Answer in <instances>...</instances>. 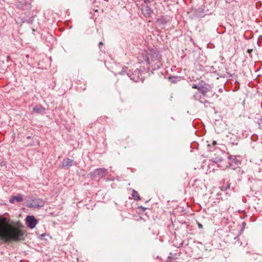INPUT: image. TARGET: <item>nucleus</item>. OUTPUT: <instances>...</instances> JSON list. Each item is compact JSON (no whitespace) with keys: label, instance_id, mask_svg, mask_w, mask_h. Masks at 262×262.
Instances as JSON below:
<instances>
[{"label":"nucleus","instance_id":"nucleus-1","mask_svg":"<svg viewBox=\"0 0 262 262\" xmlns=\"http://www.w3.org/2000/svg\"><path fill=\"white\" fill-rule=\"evenodd\" d=\"M17 223L13 225L9 219L0 216V242L6 243L10 242H18L24 239L25 231Z\"/></svg>","mask_w":262,"mask_h":262},{"label":"nucleus","instance_id":"nucleus-2","mask_svg":"<svg viewBox=\"0 0 262 262\" xmlns=\"http://www.w3.org/2000/svg\"><path fill=\"white\" fill-rule=\"evenodd\" d=\"M143 69L146 71H155L160 68L162 66L159 53L154 49L142 53Z\"/></svg>","mask_w":262,"mask_h":262},{"label":"nucleus","instance_id":"nucleus-3","mask_svg":"<svg viewBox=\"0 0 262 262\" xmlns=\"http://www.w3.org/2000/svg\"><path fill=\"white\" fill-rule=\"evenodd\" d=\"M127 68L125 67V68H123V70L120 73L122 75L126 73L130 79L134 81H139L140 80L142 79L143 71L141 69H137L134 72H131L130 71L127 72Z\"/></svg>","mask_w":262,"mask_h":262},{"label":"nucleus","instance_id":"nucleus-4","mask_svg":"<svg viewBox=\"0 0 262 262\" xmlns=\"http://www.w3.org/2000/svg\"><path fill=\"white\" fill-rule=\"evenodd\" d=\"M108 173L107 169L104 168H97L90 173L92 177L102 179L104 178Z\"/></svg>","mask_w":262,"mask_h":262},{"label":"nucleus","instance_id":"nucleus-5","mask_svg":"<svg viewBox=\"0 0 262 262\" xmlns=\"http://www.w3.org/2000/svg\"><path fill=\"white\" fill-rule=\"evenodd\" d=\"M26 222L27 226L30 229L35 228L38 223L37 220L32 215L27 216L26 219Z\"/></svg>","mask_w":262,"mask_h":262},{"label":"nucleus","instance_id":"nucleus-6","mask_svg":"<svg viewBox=\"0 0 262 262\" xmlns=\"http://www.w3.org/2000/svg\"><path fill=\"white\" fill-rule=\"evenodd\" d=\"M30 4L25 1H17L15 3V6L16 8L22 10L27 9L30 7Z\"/></svg>","mask_w":262,"mask_h":262},{"label":"nucleus","instance_id":"nucleus-7","mask_svg":"<svg viewBox=\"0 0 262 262\" xmlns=\"http://www.w3.org/2000/svg\"><path fill=\"white\" fill-rule=\"evenodd\" d=\"M74 164V162L73 160L69 158L64 159L62 163L60 168H69Z\"/></svg>","mask_w":262,"mask_h":262},{"label":"nucleus","instance_id":"nucleus-8","mask_svg":"<svg viewBox=\"0 0 262 262\" xmlns=\"http://www.w3.org/2000/svg\"><path fill=\"white\" fill-rule=\"evenodd\" d=\"M44 205V202L41 199H36L32 200L30 203V207L38 208Z\"/></svg>","mask_w":262,"mask_h":262},{"label":"nucleus","instance_id":"nucleus-9","mask_svg":"<svg viewBox=\"0 0 262 262\" xmlns=\"http://www.w3.org/2000/svg\"><path fill=\"white\" fill-rule=\"evenodd\" d=\"M142 12L145 17H150L152 13V10L148 6L146 5L142 7Z\"/></svg>","mask_w":262,"mask_h":262},{"label":"nucleus","instance_id":"nucleus-10","mask_svg":"<svg viewBox=\"0 0 262 262\" xmlns=\"http://www.w3.org/2000/svg\"><path fill=\"white\" fill-rule=\"evenodd\" d=\"M23 201V196L20 194H18L16 196H12L9 200V202L14 204L15 202H21Z\"/></svg>","mask_w":262,"mask_h":262},{"label":"nucleus","instance_id":"nucleus-11","mask_svg":"<svg viewBox=\"0 0 262 262\" xmlns=\"http://www.w3.org/2000/svg\"><path fill=\"white\" fill-rule=\"evenodd\" d=\"M210 91V89L207 84H205L201 85V87L199 89V92L202 94L203 96H205L206 93Z\"/></svg>","mask_w":262,"mask_h":262},{"label":"nucleus","instance_id":"nucleus-12","mask_svg":"<svg viewBox=\"0 0 262 262\" xmlns=\"http://www.w3.org/2000/svg\"><path fill=\"white\" fill-rule=\"evenodd\" d=\"M46 109L40 105H36L33 108V112L36 114H40L43 112Z\"/></svg>","mask_w":262,"mask_h":262},{"label":"nucleus","instance_id":"nucleus-13","mask_svg":"<svg viewBox=\"0 0 262 262\" xmlns=\"http://www.w3.org/2000/svg\"><path fill=\"white\" fill-rule=\"evenodd\" d=\"M228 158L230 160V165L235 164V165H238L241 163L239 160L235 156H230Z\"/></svg>","mask_w":262,"mask_h":262},{"label":"nucleus","instance_id":"nucleus-14","mask_svg":"<svg viewBox=\"0 0 262 262\" xmlns=\"http://www.w3.org/2000/svg\"><path fill=\"white\" fill-rule=\"evenodd\" d=\"M132 195L133 198L136 201H139L141 200L140 196L138 192L134 189L132 190Z\"/></svg>","mask_w":262,"mask_h":262},{"label":"nucleus","instance_id":"nucleus-15","mask_svg":"<svg viewBox=\"0 0 262 262\" xmlns=\"http://www.w3.org/2000/svg\"><path fill=\"white\" fill-rule=\"evenodd\" d=\"M157 21L159 24H165L167 22L166 20V19L165 18H164L163 16L157 19Z\"/></svg>","mask_w":262,"mask_h":262},{"label":"nucleus","instance_id":"nucleus-16","mask_svg":"<svg viewBox=\"0 0 262 262\" xmlns=\"http://www.w3.org/2000/svg\"><path fill=\"white\" fill-rule=\"evenodd\" d=\"M193 98L195 99V100H199V99L201 98V96L200 95V93L197 92L194 95H193Z\"/></svg>","mask_w":262,"mask_h":262},{"label":"nucleus","instance_id":"nucleus-17","mask_svg":"<svg viewBox=\"0 0 262 262\" xmlns=\"http://www.w3.org/2000/svg\"><path fill=\"white\" fill-rule=\"evenodd\" d=\"M201 84H193L192 85V88H193V89H197L198 91L199 90V89L201 87Z\"/></svg>","mask_w":262,"mask_h":262},{"label":"nucleus","instance_id":"nucleus-18","mask_svg":"<svg viewBox=\"0 0 262 262\" xmlns=\"http://www.w3.org/2000/svg\"><path fill=\"white\" fill-rule=\"evenodd\" d=\"M230 144L232 145H237L238 144V140L237 139L234 140V141H230Z\"/></svg>","mask_w":262,"mask_h":262},{"label":"nucleus","instance_id":"nucleus-19","mask_svg":"<svg viewBox=\"0 0 262 262\" xmlns=\"http://www.w3.org/2000/svg\"><path fill=\"white\" fill-rule=\"evenodd\" d=\"M197 224H198V226L199 227V228L200 229H202L203 228V225L202 224H201V223H200L199 222H198L197 223Z\"/></svg>","mask_w":262,"mask_h":262},{"label":"nucleus","instance_id":"nucleus-20","mask_svg":"<svg viewBox=\"0 0 262 262\" xmlns=\"http://www.w3.org/2000/svg\"><path fill=\"white\" fill-rule=\"evenodd\" d=\"M103 45V42H102V41H101V42H100L99 43V47H100V46H102Z\"/></svg>","mask_w":262,"mask_h":262},{"label":"nucleus","instance_id":"nucleus-21","mask_svg":"<svg viewBox=\"0 0 262 262\" xmlns=\"http://www.w3.org/2000/svg\"><path fill=\"white\" fill-rule=\"evenodd\" d=\"M230 187V185L229 184H228L227 186L226 187V189L229 188Z\"/></svg>","mask_w":262,"mask_h":262},{"label":"nucleus","instance_id":"nucleus-22","mask_svg":"<svg viewBox=\"0 0 262 262\" xmlns=\"http://www.w3.org/2000/svg\"><path fill=\"white\" fill-rule=\"evenodd\" d=\"M212 144H213V145H214L216 144V142H215V141H213V143H212Z\"/></svg>","mask_w":262,"mask_h":262}]
</instances>
